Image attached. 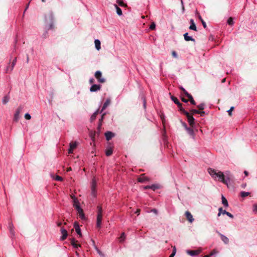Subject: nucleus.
I'll list each match as a JSON object with an SVG mask.
<instances>
[{"mask_svg":"<svg viewBox=\"0 0 257 257\" xmlns=\"http://www.w3.org/2000/svg\"><path fill=\"white\" fill-rule=\"evenodd\" d=\"M144 189H150V185H147L144 187Z\"/></svg>","mask_w":257,"mask_h":257,"instance_id":"e2e57ef3","label":"nucleus"},{"mask_svg":"<svg viewBox=\"0 0 257 257\" xmlns=\"http://www.w3.org/2000/svg\"><path fill=\"white\" fill-rule=\"evenodd\" d=\"M74 206L75 207L77 210L81 208L79 205L77 199L75 197L74 198Z\"/></svg>","mask_w":257,"mask_h":257,"instance_id":"a211bd4d","label":"nucleus"},{"mask_svg":"<svg viewBox=\"0 0 257 257\" xmlns=\"http://www.w3.org/2000/svg\"><path fill=\"white\" fill-rule=\"evenodd\" d=\"M253 211L255 213L257 212V204L253 205Z\"/></svg>","mask_w":257,"mask_h":257,"instance_id":"49530a36","label":"nucleus"},{"mask_svg":"<svg viewBox=\"0 0 257 257\" xmlns=\"http://www.w3.org/2000/svg\"><path fill=\"white\" fill-rule=\"evenodd\" d=\"M199 19L201 21V23H202V24L203 27L204 28H206V24L205 22L201 19V17H199Z\"/></svg>","mask_w":257,"mask_h":257,"instance_id":"a18cd8bd","label":"nucleus"},{"mask_svg":"<svg viewBox=\"0 0 257 257\" xmlns=\"http://www.w3.org/2000/svg\"><path fill=\"white\" fill-rule=\"evenodd\" d=\"M179 88L183 92V93L186 96H187V94H189L187 92V91L182 86L179 87Z\"/></svg>","mask_w":257,"mask_h":257,"instance_id":"79ce46f5","label":"nucleus"},{"mask_svg":"<svg viewBox=\"0 0 257 257\" xmlns=\"http://www.w3.org/2000/svg\"><path fill=\"white\" fill-rule=\"evenodd\" d=\"M181 100L183 102H185V103L188 102V100H187L184 98H182Z\"/></svg>","mask_w":257,"mask_h":257,"instance_id":"0e129e2a","label":"nucleus"},{"mask_svg":"<svg viewBox=\"0 0 257 257\" xmlns=\"http://www.w3.org/2000/svg\"><path fill=\"white\" fill-rule=\"evenodd\" d=\"M199 251L198 250H187V253L191 255V256H195L199 253Z\"/></svg>","mask_w":257,"mask_h":257,"instance_id":"4be33fe9","label":"nucleus"},{"mask_svg":"<svg viewBox=\"0 0 257 257\" xmlns=\"http://www.w3.org/2000/svg\"><path fill=\"white\" fill-rule=\"evenodd\" d=\"M62 179H63L62 178L61 176H57L56 178H55V180H57V181H62Z\"/></svg>","mask_w":257,"mask_h":257,"instance_id":"864d4df0","label":"nucleus"},{"mask_svg":"<svg viewBox=\"0 0 257 257\" xmlns=\"http://www.w3.org/2000/svg\"><path fill=\"white\" fill-rule=\"evenodd\" d=\"M140 211L141 210L140 209H138L135 212V213L137 214L138 215H139L140 214Z\"/></svg>","mask_w":257,"mask_h":257,"instance_id":"680f3d73","label":"nucleus"},{"mask_svg":"<svg viewBox=\"0 0 257 257\" xmlns=\"http://www.w3.org/2000/svg\"><path fill=\"white\" fill-rule=\"evenodd\" d=\"M110 102H111V100H110V98H107L105 102L103 104V105L102 106V108L101 109L100 112H102L104 109H105L106 108V107L110 104Z\"/></svg>","mask_w":257,"mask_h":257,"instance_id":"ddd939ff","label":"nucleus"},{"mask_svg":"<svg viewBox=\"0 0 257 257\" xmlns=\"http://www.w3.org/2000/svg\"><path fill=\"white\" fill-rule=\"evenodd\" d=\"M78 213L80 217L83 219L85 218L84 214L83 213V209L82 208L80 209L79 210H77Z\"/></svg>","mask_w":257,"mask_h":257,"instance_id":"393cba45","label":"nucleus"},{"mask_svg":"<svg viewBox=\"0 0 257 257\" xmlns=\"http://www.w3.org/2000/svg\"><path fill=\"white\" fill-rule=\"evenodd\" d=\"M222 208L221 207H220L218 209L219 212L218 213V214H217L218 216H220L221 215V214H222Z\"/></svg>","mask_w":257,"mask_h":257,"instance_id":"8fccbe9b","label":"nucleus"},{"mask_svg":"<svg viewBox=\"0 0 257 257\" xmlns=\"http://www.w3.org/2000/svg\"><path fill=\"white\" fill-rule=\"evenodd\" d=\"M97 222L96 226L97 227L100 228L101 225L102 219V208L101 206H97Z\"/></svg>","mask_w":257,"mask_h":257,"instance_id":"7ed1b4c3","label":"nucleus"},{"mask_svg":"<svg viewBox=\"0 0 257 257\" xmlns=\"http://www.w3.org/2000/svg\"><path fill=\"white\" fill-rule=\"evenodd\" d=\"M222 203L225 207H227L228 206V202L225 197L222 195L221 197Z\"/></svg>","mask_w":257,"mask_h":257,"instance_id":"b1692460","label":"nucleus"},{"mask_svg":"<svg viewBox=\"0 0 257 257\" xmlns=\"http://www.w3.org/2000/svg\"><path fill=\"white\" fill-rule=\"evenodd\" d=\"M188 35V33H186L184 34V39L186 41H193V42L195 41L194 39H193L191 36H189Z\"/></svg>","mask_w":257,"mask_h":257,"instance_id":"2eb2a0df","label":"nucleus"},{"mask_svg":"<svg viewBox=\"0 0 257 257\" xmlns=\"http://www.w3.org/2000/svg\"><path fill=\"white\" fill-rule=\"evenodd\" d=\"M172 56L174 57H175V58H177V53L175 51H173L172 53Z\"/></svg>","mask_w":257,"mask_h":257,"instance_id":"5fc2aeb1","label":"nucleus"},{"mask_svg":"<svg viewBox=\"0 0 257 257\" xmlns=\"http://www.w3.org/2000/svg\"><path fill=\"white\" fill-rule=\"evenodd\" d=\"M94 76L97 80L98 82L100 83H103L105 82V79L102 77V73L100 71L95 72Z\"/></svg>","mask_w":257,"mask_h":257,"instance_id":"423d86ee","label":"nucleus"},{"mask_svg":"<svg viewBox=\"0 0 257 257\" xmlns=\"http://www.w3.org/2000/svg\"><path fill=\"white\" fill-rule=\"evenodd\" d=\"M73 150H74L73 149L70 147L68 150L69 154H72L73 153Z\"/></svg>","mask_w":257,"mask_h":257,"instance_id":"6e6d98bb","label":"nucleus"},{"mask_svg":"<svg viewBox=\"0 0 257 257\" xmlns=\"http://www.w3.org/2000/svg\"><path fill=\"white\" fill-rule=\"evenodd\" d=\"M101 125H102V123L101 122H99L98 126V128L99 130L100 129Z\"/></svg>","mask_w":257,"mask_h":257,"instance_id":"69168bd1","label":"nucleus"},{"mask_svg":"<svg viewBox=\"0 0 257 257\" xmlns=\"http://www.w3.org/2000/svg\"><path fill=\"white\" fill-rule=\"evenodd\" d=\"M9 99H10V97L9 96H8V95L5 96L3 98V100H2L3 104H6V103H7L9 102Z\"/></svg>","mask_w":257,"mask_h":257,"instance_id":"2f4dec72","label":"nucleus"},{"mask_svg":"<svg viewBox=\"0 0 257 257\" xmlns=\"http://www.w3.org/2000/svg\"><path fill=\"white\" fill-rule=\"evenodd\" d=\"M190 22V23H191V25L189 27V29L190 30L196 31L197 30H196V25H195V23H194L193 20V19H191Z\"/></svg>","mask_w":257,"mask_h":257,"instance_id":"aec40b11","label":"nucleus"},{"mask_svg":"<svg viewBox=\"0 0 257 257\" xmlns=\"http://www.w3.org/2000/svg\"><path fill=\"white\" fill-rule=\"evenodd\" d=\"M114 7H115V8L116 9L117 14L118 16H121L122 13V11H121V10L120 9V8H119L117 6V5H114Z\"/></svg>","mask_w":257,"mask_h":257,"instance_id":"a878e982","label":"nucleus"},{"mask_svg":"<svg viewBox=\"0 0 257 257\" xmlns=\"http://www.w3.org/2000/svg\"><path fill=\"white\" fill-rule=\"evenodd\" d=\"M25 118L27 120H30L31 118V116L29 113H27L25 115Z\"/></svg>","mask_w":257,"mask_h":257,"instance_id":"37998d69","label":"nucleus"},{"mask_svg":"<svg viewBox=\"0 0 257 257\" xmlns=\"http://www.w3.org/2000/svg\"><path fill=\"white\" fill-rule=\"evenodd\" d=\"M105 136L106 137V139L107 141H109L114 136V135L111 132H107L105 133Z\"/></svg>","mask_w":257,"mask_h":257,"instance_id":"9b49d317","label":"nucleus"},{"mask_svg":"<svg viewBox=\"0 0 257 257\" xmlns=\"http://www.w3.org/2000/svg\"><path fill=\"white\" fill-rule=\"evenodd\" d=\"M197 107L200 110H203L204 109L205 104L204 103H202L197 105Z\"/></svg>","mask_w":257,"mask_h":257,"instance_id":"58836bf2","label":"nucleus"},{"mask_svg":"<svg viewBox=\"0 0 257 257\" xmlns=\"http://www.w3.org/2000/svg\"><path fill=\"white\" fill-rule=\"evenodd\" d=\"M117 3L121 7H126V4H125L122 0H117Z\"/></svg>","mask_w":257,"mask_h":257,"instance_id":"473e14b6","label":"nucleus"},{"mask_svg":"<svg viewBox=\"0 0 257 257\" xmlns=\"http://www.w3.org/2000/svg\"><path fill=\"white\" fill-rule=\"evenodd\" d=\"M62 222H58L57 223V226H60L62 225Z\"/></svg>","mask_w":257,"mask_h":257,"instance_id":"774afa93","label":"nucleus"},{"mask_svg":"<svg viewBox=\"0 0 257 257\" xmlns=\"http://www.w3.org/2000/svg\"><path fill=\"white\" fill-rule=\"evenodd\" d=\"M105 115V113H104L102 115V116L101 117V118L99 119V122H102V121L103 120V118H104V116Z\"/></svg>","mask_w":257,"mask_h":257,"instance_id":"13d9d810","label":"nucleus"},{"mask_svg":"<svg viewBox=\"0 0 257 257\" xmlns=\"http://www.w3.org/2000/svg\"><path fill=\"white\" fill-rule=\"evenodd\" d=\"M155 27H156V24L154 22H153L150 26V29L153 30H154L155 29Z\"/></svg>","mask_w":257,"mask_h":257,"instance_id":"a19ab883","label":"nucleus"},{"mask_svg":"<svg viewBox=\"0 0 257 257\" xmlns=\"http://www.w3.org/2000/svg\"><path fill=\"white\" fill-rule=\"evenodd\" d=\"M249 195V192H244V191H242L240 192V196L242 197H246V196H248Z\"/></svg>","mask_w":257,"mask_h":257,"instance_id":"c9c22d12","label":"nucleus"},{"mask_svg":"<svg viewBox=\"0 0 257 257\" xmlns=\"http://www.w3.org/2000/svg\"><path fill=\"white\" fill-rule=\"evenodd\" d=\"M217 232L219 234V235L220 236V237H221V240L225 243V244H227L229 242V239L228 238L225 236V235L221 234L220 233H219L218 231H217Z\"/></svg>","mask_w":257,"mask_h":257,"instance_id":"4468645a","label":"nucleus"},{"mask_svg":"<svg viewBox=\"0 0 257 257\" xmlns=\"http://www.w3.org/2000/svg\"><path fill=\"white\" fill-rule=\"evenodd\" d=\"M205 113L204 111H199V113L198 114H200L201 116L202 115H203Z\"/></svg>","mask_w":257,"mask_h":257,"instance_id":"bf43d9fd","label":"nucleus"},{"mask_svg":"<svg viewBox=\"0 0 257 257\" xmlns=\"http://www.w3.org/2000/svg\"><path fill=\"white\" fill-rule=\"evenodd\" d=\"M23 108H24L23 106L22 105L19 106L17 108V109H16V111L15 112V113L14 114V121H15L16 122H17L19 121V119L20 118V114L22 112Z\"/></svg>","mask_w":257,"mask_h":257,"instance_id":"20e7f679","label":"nucleus"},{"mask_svg":"<svg viewBox=\"0 0 257 257\" xmlns=\"http://www.w3.org/2000/svg\"><path fill=\"white\" fill-rule=\"evenodd\" d=\"M208 172L212 176L213 178L224 183L228 186V183L230 182L232 176L229 172H226L225 174L221 171H217L216 170L209 168Z\"/></svg>","mask_w":257,"mask_h":257,"instance_id":"f257e3e1","label":"nucleus"},{"mask_svg":"<svg viewBox=\"0 0 257 257\" xmlns=\"http://www.w3.org/2000/svg\"><path fill=\"white\" fill-rule=\"evenodd\" d=\"M113 152L112 149L111 148H107L106 150L105 154L107 156H109L112 155Z\"/></svg>","mask_w":257,"mask_h":257,"instance_id":"bb28decb","label":"nucleus"},{"mask_svg":"<svg viewBox=\"0 0 257 257\" xmlns=\"http://www.w3.org/2000/svg\"><path fill=\"white\" fill-rule=\"evenodd\" d=\"M234 109V107L232 106L231 107V108H230V109H229L227 112L228 113V114L231 116V112Z\"/></svg>","mask_w":257,"mask_h":257,"instance_id":"de8ad7c7","label":"nucleus"},{"mask_svg":"<svg viewBox=\"0 0 257 257\" xmlns=\"http://www.w3.org/2000/svg\"><path fill=\"white\" fill-rule=\"evenodd\" d=\"M159 188V185L157 184H153L152 185H150V189H152L154 191L158 189Z\"/></svg>","mask_w":257,"mask_h":257,"instance_id":"e433bc0d","label":"nucleus"},{"mask_svg":"<svg viewBox=\"0 0 257 257\" xmlns=\"http://www.w3.org/2000/svg\"><path fill=\"white\" fill-rule=\"evenodd\" d=\"M11 67V66H10V65L7 67L6 69V73H10V72H12V71H10Z\"/></svg>","mask_w":257,"mask_h":257,"instance_id":"09e8293b","label":"nucleus"},{"mask_svg":"<svg viewBox=\"0 0 257 257\" xmlns=\"http://www.w3.org/2000/svg\"><path fill=\"white\" fill-rule=\"evenodd\" d=\"M17 62V58H15V59L13 60L12 64H11V67L10 68V71H12L16 64Z\"/></svg>","mask_w":257,"mask_h":257,"instance_id":"c756f323","label":"nucleus"},{"mask_svg":"<svg viewBox=\"0 0 257 257\" xmlns=\"http://www.w3.org/2000/svg\"><path fill=\"white\" fill-rule=\"evenodd\" d=\"M76 242L77 241L74 238H72L71 240V244L72 246L75 248H78L79 247H80L81 245L80 244H77Z\"/></svg>","mask_w":257,"mask_h":257,"instance_id":"f3484780","label":"nucleus"},{"mask_svg":"<svg viewBox=\"0 0 257 257\" xmlns=\"http://www.w3.org/2000/svg\"><path fill=\"white\" fill-rule=\"evenodd\" d=\"M184 115L187 117L189 125L193 127L195 124L194 118L188 112H184Z\"/></svg>","mask_w":257,"mask_h":257,"instance_id":"39448f33","label":"nucleus"},{"mask_svg":"<svg viewBox=\"0 0 257 257\" xmlns=\"http://www.w3.org/2000/svg\"><path fill=\"white\" fill-rule=\"evenodd\" d=\"M74 228L75 229L76 232L80 236H82L81 232V229L80 228V226L79 225V224L77 222H75L74 224Z\"/></svg>","mask_w":257,"mask_h":257,"instance_id":"1a4fd4ad","label":"nucleus"},{"mask_svg":"<svg viewBox=\"0 0 257 257\" xmlns=\"http://www.w3.org/2000/svg\"><path fill=\"white\" fill-rule=\"evenodd\" d=\"M227 24L229 25H230V26H232L233 25L234 22H233V19L232 18H229L228 20H227Z\"/></svg>","mask_w":257,"mask_h":257,"instance_id":"ea45409f","label":"nucleus"},{"mask_svg":"<svg viewBox=\"0 0 257 257\" xmlns=\"http://www.w3.org/2000/svg\"><path fill=\"white\" fill-rule=\"evenodd\" d=\"M185 215H186L187 219L190 222L192 223L194 219L193 218V216H192V214L189 211H186L185 212Z\"/></svg>","mask_w":257,"mask_h":257,"instance_id":"f8f14e48","label":"nucleus"},{"mask_svg":"<svg viewBox=\"0 0 257 257\" xmlns=\"http://www.w3.org/2000/svg\"><path fill=\"white\" fill-rule=\"evenodd\" d=\"M96 185V183L95 181L94 180V179H93V181H92V183L91 189H92V194L94 196H95V192Z\"/></svg>","mask_w":257,"mask_h":257,"instance_id":"6ab92c4d","label":"nucleus"},{"mask_svg":"<svg viewBox=\"0 0 257 257\" xmlns=\"http://www.w3.org/2000/svg\"><path fill=\"white\" fill-rule=\"evenodd\" d=\"M187 97L189 98V101L190 102V103L193 104V105H195V101L194 100L193 98V97L192 96V95L190 94H187Z\"/></svg>","mask_w":257,"mask_h":257,"instance_id":"cd10ccee","label":"nucleus"},{"mask_svg":"<svg viewBox=\"0 0 257 257\" xmlns=\"http://www.w3.org/2000/svg\"><path fill=\"white\" fill-rule=\"evenodd\" d=\"M179 108V110L182 112V113L184 114V112H187V111L185 110V109L182 107V106H178Z\"/></svg>","mask_w":257,"mask_h":257,"instance_id":"c03bdc74","label":"nucleus"},{"mask_svg":"<svg viewBox=\"0 0 257 257\" xmlns=\"http://www.w3.org/2000/svg\"><path fill=\"white\" fill-rule=\"evenodd\" d=\"M45 21L46 23H49V25L46 26V28L48 30L54 29L53 15L52 13L50 12L47 15L45 16Z\"/></svg>","mask_w":257,"mask_h":257,"instance_id":"f03ea898","label":"nucleus"},{"mask_svg":"<svg viewBox=\"0 0 257 257\" xmlns=\"http://www.w3.org/2000/svg\"><path fill=\"white\" fill-rule=\"evenodd\" d=\"M101 85L100 84H92L90 88V91L91 92H96L99 91L101 89Z\"/></svg>","mask_w":257,"mask_h":257,"instance_id":"0eeeda50","label":"nucleus"},{"mask_svg":"<svg viewBox=\"0 0 257 257\" xmlns=\"http://www.w3.org/2000/svg\"><path fill=\"white\" fill-rule=\"evenodd\" d=\"M192 116L194 114H198L199 110L196 109H192L190 110V112H189Z\"/></svg>","mask_w":257,"mask_h":257,"instance_id":"f704fd0d","label":"nucleus"},{"mask_svg":"<svg viewBox=\"0 0 257 257\" xmlns=\"http://www.w3.org/2000/svg\"><path fill=\"white\" fill-rule=\"evenodd\" d=\"M98 110H97L95 112L93 113V114L92 115L91 117V120L93 121L95 119L98 113Z\"/></svg>","mask_w":257,"mask_h":257,"instance_id":"72a5a7b5","label":"nucleus"},{"mask_svg":"<svg viewBox=\"0 0 257 257\" xmlns=\"http://www.w3.org/2000/svg\"><path fill=\"white\" fill-rule=\"evenodd\" d=\"M125 237V233L124 232H122L120 236L119 237V241L120 242L123 241L124 240Z\"/></svg>","mask_w":257,"mask_h":257,"instance_id":"4c0bfd02","label":"nucleus"},{"mask_svg":"<svg viewBox=\"0 0 257 257\" xmlns=\"http://www.w3.org/2000/svg\"><path fill=\"white\" fill-rule=\"evenodd\" d=\"M152 212L155 213H157V210L155 209H153L151 210Z\"/></svg>","mask_w":257,"mask_h":257,"instance_id":"338daca9","label":"nucleus"},{"mask_svg":"<svg viewBox=\"0 0 257 257\" xmlns=\"http://www.w3.org/2000/svg\"><path fill=\"white\" fill-rule=\"evenodd\" d=\"M89 83L91 84H94L93 83H94L95 82V80L94 78H91L89 79Z\"/></svg>","mask_w":257,"mask_h":257,"instance_id":"3c124183","label":"nucleus"},{"mask_svg":"<svg viewBox=\"0 0 257 257\" xmlns=\"http://www.w3.org/2000/svg\"><path fill=\"white\" fill-rule=\"evenodd\" d=\"M186 131L187 132L188 134L193 138V139H194V137H195V135H194V131H193V130L192 128H191V127H187L186 129Z\"/></svg>","mask_w":257,"mask_h":257,"instance_id":"dca6fc26","label":"nucleus"},{"mask_svg":"<svg viewBox=\"0 0 257 257\" xmlns=\"http://www.w3.org/2000/svg\"><path fill=\"white\" fill-rule=\"evenodd\" d=\"M61 232L62 234V236H61L60 239L62 240H64L65 239H66V238L68 236L67 231L65 229H64L63 228H61Z\"/></svg>","mask_w":257,"mask_h":257,"instance_id":"6e6552de","label":"nucleus"},{"mask_svg":"<svg viewBox=\"0 0 257 257\" xmlns=\"http://www.w3.org/2000/svg\"><path fill=\"white\" fill-rule=\"evenodd\" d=\"M94 43H95V48L97 50H99L101 48V47H100V41L98 40V39H96L94 41Z\"/></svg>","mask_w":257,"mask_h":257,"instance_id":"412c9836","label":"nucleus"},{"mask_svg":"<svg viewBox=\"0 0 257 257\" xmlns=\"http://www.w3.org/2000/svg\"><path fill=\"white\" fill-rule=\"evenodd\" d=\"M171 98L172 100L173 101V102L178 105V106H181V103L179 101L178 99L176 97L173 96H171Z\"/></svg>","mask_w":257,"mask_h":257,"instance_id":"5701e85b","label":"nucleus"},{"mask_svg":"<svg viewBox=\"0 0 257 257\" xmlns=\"http://www.w3.org/2000/svg\"><path fill=\"white\" fill-rule=\"evenodd\" d=\"M222 214H226V215H227L228 217H229L231 218H233V215L231 214L230 213L226 211V210H223L222 209Z\"/></svg>","mask_w":257,"mask_h":257,"instance_id":"c85d7f7f","label":"nucleus"},{"mask_svg":"<svg viewBox=\"0 0 257 257\" xmlns=\"http://www.w3.org/2000/svg\"><path fill=\"white\" fill-rule=\"evenodd\" d=\"M176 248H175V247H174L173 249V251H172V253L171 254V255H173V256H174V255L176 254Z\"/></svg>","mask_w":257,"mask_h":257,"instance_id":"603ef678","label":"nucleus"},{"mask_svg":"<svg viewBox=\"0 0 257 257\" xmlns=\"http://www.w3.org/2000/svg\"><path fill=\"white\" fill-rule=\"evenodd\" d=\"M143 103H144V104H143L144 107V108H146V100H145V98L144 99Z\"/></svg>","mask_w":257,"mask_h":257,"instance_id":"052dcab7","label":"nucleus"},{"mask_svg":"<svg viewBox=\"0 0 257 257\" xmlns=\"http://www.w3.org/2000/svg\"><path fill=\"white\" fill-rule=\"evenodd\" d=\"M182 124L183 126V127L185 128V130L188 127L187 126V124L185 122H182Z\"/></svg>","mask_w":257,"mask_h":257,"instance_id":"4d7b16f0","label":"nucleus"},{"mask_svg":"<svg viewBox=\"0 0 257 257\" xmlns=\"http://www.w3.org/2000/svg\"><path fill=\"white\" fill-rule=\"evenodd\" d=\"M138 181L141 183H144L149 180V178L145 176L144 174L141 175L140 177L138 178Z\"/></svg>","mask_w":257,"mask_h":257,"instance_id":"9d476101","label":"nucleus"},{"mask_svg":"<svg viewBox=\"0 0 257 257\" xmlns=\"http://www.w3.org/2000/svg\"><path fill=\"white\" fill-rule=\"evenodd\" d=\"M77 143L76 142H72L70 144L69 147L74 150L77 146Z\"/></svg>","mask_w":257,"mask_h":257,"instance_id":"7c9ffc66","label":"nucleus"}]
</instances>
